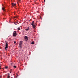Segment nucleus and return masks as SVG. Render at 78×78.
Masks as SVG:
<instances>
[{"mask_svg": "<svg viewBox=\"0 0 78 78\" xmlns=\"http://www.w3.org/2000/svg\"><path fill=\"white\" fill-rule=\"evenodd\" d=\"M5 42L6 44H5V50H8V42H6V41H5Z\"/></svg>", "mask_w": 78, "mask_h": 78, "instance_id": "1", "label": "nucleus"}, {"mask_svg": "<svg viewBox=\"0 0 78 78\" xmlns=\"http://www.w3.org/2000/svg\"><path fill=\"white\" fill-rule=\"evenodd\" d=\"M13 36H14L15 37H16V35H17V33H16V31H14L13 33Z\"/></svg>", "mask_w": 78, "mask_h": 78, "instance_id": "2", "label": "nucleus"}, {"mask_svg": "<svg viewBox=\"0 0 78 78\" xmlns=\"http://www.w3.org/2000/svg\"><path fill=\"white\" fill-rule=\"evenodd\" d=\"M22 42L23 41H20V48H22Z\"/></svg>", "mask_w": 78, "mask_h": 78, "instance_id": "3", "label": "nucleus"}, {"mask_svg": "<svg viewBox=\"0 0 78 78\" xmlns=\"http://www.w3.org/2000/svg\"><path fill=\"white\" fill-rule=\"evenodd\" d=\"M24 39H25V40L26 41H28V37H27V36H25L24 37Z\"/></svg>", "mask_w": 78, "mask_h": 78, "instance_id": "4", "label": "nucleus"}, {"mask_svg": "<svg viewBox=\"0 0 78 78\" xmlns=\"http://www.w3.org/2000/svg\"><path fill=\"white\" fill-rule=\"evenodd\" d=\"M32 26H33V28H34L36 27V25H35L33 24V25H32Z\"/></svg>", "mask_w": 78, "mask_h": 78, "instance_id": "5", "label": "nucleus"}, {"mask_svg": "<svg viewBox=\"0 0 78 78\" xmlns=\"http://www.w3.org/2000/svg\"><path fill=\"white\" fill-rule=\"evenodd\" d=\"M16 4H14V3H12V6H16Z\"/></svg>", "mask_w": 78, "mask_h": 78, "instance_id": "6", "label": "nucleus"}, {"mask_svg": "<svg viewBox=\"0 0 78 78\" xmlns=\"http://www.w3.org/2000/svg\"><path fill=\"white\" fill-rule=\"evenodd\" d=\"M34 21H32V22L31 25H34L33 24H34Z\"/></svg>", "mask_w": 78, "mask_h": 78, "instance_id": "7", "label": "nucleus"}, {"mask_svg": "<svg viewBox=\"0 0 78 78\" xmlns=\"http://www.w3.org/2000/svg\"><path fill=\"white\" fill-rule=\"evenodd\" d=\"M30 30V29L29 28H27V29H25V30L26 31H28V30Z\"/></svg>", "mask_w": 78, "mask_h": 78, "instance_id": "8", "label": "nucleus"}, {"mask_svg": "<svg viewBox=\"0 0 78 78\" xmlns=\"http://www.w3.org/2000/svg\"><path fill=\"white\" fill-rule=\"evenodd\" d=\"M8 76L7 77V78H10V76H9V74L8 73Z\"/></svg>", "mask_w": 78, "mask_h": 78, "instance_id": "9", "label": "nucleus"}, {"mask_svg": "<svg viewBox=\"0 0 78 78\" xmlns=\"http://www.w3.org/2000/svg\"><path fill=\"white\" fill-rule=\"evenodd\" d=\"M34 44V41H32L31 42V44Z\"/></svg>", "mask_w": 78, "mask_h": 78, "instance_id": "10", "label": "nucleus"}, {"mask_svg": "<svg viewBox=\"0 0 78 78\" xmlns=\"http://www.w3.org/2000/svg\"><path fill=\"white\" fill-rule=\"evenodd\" d=\"M18 30H20V27H18Z\"/></svg>", "mask_w": 78, "mask_h": 78, "instance_id": "11", "label": "nucleus"}, {"mask_svg": "<svg viewBox=\"0 0 78 78\" xmlns=\"http://www.w3.org/2000/svg\"><path fill=\"white\" fill-rule=\"evenodd\" d=\"M5 8H4V7H3V8H2V10H3V11H4V10H5Z\"/></svg>", "mask_w": 78, "mask_h": 78, "instance_id": "12", "label": "nucleus"}, {"mask_svg": "<svg viewBox=\"0 0 78 78\" xmlns=\"http://www.w3.org/2000/svg\"><path fill=\"white\" fill-rule=\"evenodd\" d=\"M8 66H6L5 67V69H8Z\"/></svg>", "mask_w": 78, "mask_h": 78, "instance_id": "13", "label": "nucleus"}, {"mask_svg": "<svg viewBox=\"0 0 78 78\" xmlns=\"http://www.w3.org/2000/svg\"><path fill=\"white\" fill-rule=\"evenodd\" d=\"M13 67H14V68H16V67H17L16 66H13Z\"/></svg>", "mask_w": 78, "mask_h": 78, "instance_id": "14", "label": "nucleus"}, {"mask_svg": "<svg viewBox=\"0 0 78 78\" xmlns=\"http://www.w3.org/2000/svg\"><path fill=\"white\" fill-rule=\"evenodd\" d=\"M40 19H42V17H41V16H40Z\"/></svg>", "mask_w": 78, "mask_h": 78, "instance_id": "15", "label": "nucleus"}, {"mask_svg": "<svg viewBox=\"0 0 78 78\" xmlns=\"http://www.w3.org/2000/svg\"><path fill=\"white\" fill-rule=\"evenodd\" d=\"M15 24L16 25H17V24L16 23H15Z\"/></svg>", "mask_w": 78, "mask_h": 78, "instance_id": "16", "label": "nucleus"}, {"mask_svg": "<svg viewBox=\"0 0 78 78\" xmlns=\"http://www.w3.org/2000/svg\"><path fill=\"white\" fill-rule=\"evenodd\" d=\"M16 41H14V44H16Z\"/></svg>", "mask_w": 78, "mask_h": 78, "instance_id": "17", "label": "nucleus"}, {"mask_svg": "<svg viewBox=\"0 0 78 78\" xmlns=\"http://www.w3.org/2000/svg\"><path fill=\"white\" fill-rule=\"evenodd\" d=\"M44 0V2H45V0Z\"/></svg>", "mask_w": 78, "mask_h": 78, "instance_id": "18", "label": "nucleus"}, {"mask_svg": "<svg viewBox=\"0 0 78 78\" xmlns=\"http://www.w3.org/2000/svg\"><path fill=\"white\" fill-rule=\"evenodd\" d=\"M11 73V71H10V73Z\"/></svg>", "mask_w": 78, "mask_h": 78, "instance_id": "19", "label": "nucleus"}, {"mask_svg": "<svg viewBox=\"0 0 78 78\" xmlns=\"http://www.w3.org/2000/svg\"><path fill=\"white\" fill-rule=\"evenodd\" d=\"M12 71V69H11V71Z\"/></svg>", "mask_w": 78, "mask_h": 78, "instance_id": "20", "label": "nucleus"}, {"mask_svg": "<svg viewBox=\"0 0 78 78\" xmlns=\"http://www.w3.org/2000/svg\"><path fill=\"white\" fill-rule=\"evenodd\" d=\"M2 63V62H1V63Z\"/></svg>", "mask_w": 78, "mask_h": 78, "instance_id": "21", "label": "nucleus"}, {"mask_svg": "<svg viewBox=\"0 0 78 78\" xmlns=\"http://www.w3.org/2000/svg\"><path fill=\"white\" fill-rule=\"evenodd\" d=\"M2 63V62H1V63Z\"/></svg>", "mask_w": 78, "mask_h": 78, "instance_id": "22", "label": "nucleus"}]
</instances>
